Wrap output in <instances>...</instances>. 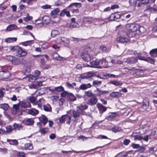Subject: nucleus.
<instances>
[{"mask_svg":"<svg viewBox=\"0 0 157 157\" xmlns=\"http://www.w3.org/2000/svg\"><path fill=\"white\" fill-rule=\"evenodd\" d=\"M65 14L68 17H70L71 16L70 11L67 10V9H64L62 10L60 13L59 16L60 17H63Z\"/></svg>","mask_w":157,"mask_h":157,"instance_id":"ddd939ff","label":"nucleus"},{"mask_svg":"<svg viewBox=\"0 0 157 157\" xmlns=\"http://www.w3.org/2000/svg\"><path fill=\"white\" fill-rule=\"evenodd\" d=\"M129 3L131 6H136L137 5V0H129Z\"/></svg>","mask_w":157,"mask_h":157,"instance_id":"6e6d98bb","label":"nucleus"},{"mask_svg":"<svg viewBox=\"0 0 157 157\" xmlns=\"http://www.w3.org/2000/svg\"><path fill=\"white\" fill-rule=\"evenodd\" d=\"M28 113L33 116H35L39 113L38 110L34 108H32L29 109L28 110Z\"/></svg>","mask_w":157,"mask_h":157,"instance_id":"4be33fe9","label":"nucleus"},{"mask_svg":"<svg viewBox=\"0 0 157 157\" xmlns=\"http://www.w3.org/2000/svg\"><path fill=\"white\" fill-rule=\"evenodd\" d=\"M19 105L18 104H14L13 105V108L15 111L16 113L19 111Z\"/></svg>","mask_w":157,"mask_h":157,"instance_id":"0e129e2a","label":"nucleus"},{"mask_svg":"<svg viewBox=\"0 0 157 157\" xmlns=\"http://www.w3.org/2000/svg\"><path fill=\"white\" fill-rule=\"evenodd\" d=\"M78 23L75 22L73 23H71L68 27L72 28H75L78 26Z\"/></svg>","mask_w":157,"mask_h":157,"instance_id":"052dcab7","label":"nucleus"},{"mask_svg":"<svg viewBox=\"0 0 157 157\" xmlns=\"http://www.w3.org/2000/svg\"><path fill=\"white\" fill-rule=\"evenodd\" d=\"M98 101L97 97L94 96L89 99L87 102V104L91 106L95 105L96 104Z\"/></svg>","mask_w":157,"mask_h":157,"instance_id":"0eeeda50","label":"nucleus"},{"mask_svg":"<svg viewBox=\"0 0 157 157\" xmlns=\"http://www.w3.org/2000/svg\"><path fill=\"white\" fill-rule=\"evenodd\" d=\"M97 106L101 113H103L107 109L101 103H98Z\"/></svg>","mask_w":157,"mask_h":157,"instance_id":"dca6fc26","label":"nucleus"},{"mask_svg":"<svg viewBox=\"0 0 157 157\" xmlns=\"http://www.w3.org/2000/svg\"><path fill=\"white\" fill-rule=\"evenodd\" d=\"M6 132L10 133L12 132L13 128L11 126L8 125L6 127Z\"/></svg>","mask_w":157,"mask_h":157,"instance_id":"603ef678","label":"nucleus"},{"mask_svg":"<svg viewBox=\"0 0 157 157\" xmlns=\"http://www.w3.org/2000/svg\"><path fill=\"white\" fill-rule=\"evenodd\" d=\"M149 100L147 98H144L143 100V105L140 108V110L141 111H146L149 112L150 111V109H149Z\"/></svg>","mask_w":157,"mask_h":157,"instance_id":"f03ea898","label":"nucleus"},{"mask_svg":"<svg viewBox=\"0 0 157 157\" xmlns=\"http://www.w3.org/2000/svg\"><path fill=\"white\" fill-rule=\"evenodd\" d=\"M17 40V38L15 37H9L6 39L5 41L7 43H11L16 41Z\"/></svg>","mask_w":157,"mask_h":157,"instance_id":"c9c22d12","label":"nucleus"},{"mask_svg":"<svg viewBox=\"0 0 157 157\" xmlns=\"http://www.w3.org/2000/svg\"><path fill=\"white\" fill-rule=\"evenodd\" d=\"M102 75L103 76L105 77V78L108 79L109 78H114L117 77V76L113 74H107L106 73H103Z\"/></svg>","mask_w":157,"mask_h":157,"instance_id":"c85d7f7f","label":"nucleus"},{"mask_svg":"<svg viewBox=\"0 0 157 157\" xmlns=\"http://www.w3.org/2000/svg\"><path fill=\"white\" fill-rule=\"evenodd\" d=\"M138 59L140 60H143L145 61L150 62L151 63H154L155 61L154 59H152L149 57H145L144 56H138L137 57Z\"/></svg>","mask_w":157,"mask_h":157,"instance_id":"9d476101","label":"nucleus"},{"mask_svg":"<svg viewBox=\"0 0 157 157\" xmlns=\"http://www.w3.org/2000/svg\"><path fill=\"white\" fill-rule=\"evenodd\" d=\"M3 71V76L4 79H7L10 78L11 75L9 71Z\"/></svg>","mask_w":157,"mask_h":157,"instance_id":"c756f323","label":"nucleus"},{"mask_svg":"<svg viewBox=\"0 0 157 157\" xmlns=\"http://www.w3.org/2000/svg\"><path fill=\"white\" fill-rule=\"evenodd\" d=\"M146 31L145 28L143 26H140L139 27V29H137V31H139L140 33H138L140 34L142 33H144Z\"/></svg>","mask_w":157,"mask_h":157,"instance_id":"a18cd8bd","label":"nucleus"},{"mask_svg":"<svg viewBox=\"0 0 157 157\" xmlns=\"http://www.w3.org/2000/svg\"><path fill=\"white\" fill-rule=\"evenodd\" d=\"M35 75H30V78L31 79L36 80L37 79V77L40 75V72L37 70H36L34 72Z\"/></svg>","mask_w":157,"mask_h":157,"instance_id":"a211bd4d","label":"nucleus"},{"mask_svg":"<svg viewBox=\"0 0 157 157\" xmlns=\"http://www.w3.org/2000/svg\"><path fill=\"white\" fill-rule=\"evenodd\" d=\"M113 14L115 20H117L121 17V16L119 14L117 13H113Z\"/></svg>","mask_w":157,"mask_h":157,"instance_id":"338daca9","label":"nucleus"},{"mask_svg":"<svg viewBox=\"0 0 157 157\" xmlns=\"http://www.w3.org/2000/svg\"><path fill=\"white\" fill-rule=\"evenodd\" d=\"M29 100L31 102L33 103L34 105V103H35L36 100V98L33 96L29 97Z\"/></svg>","mask_w":157,"mask_h":157,"instance_id":"5fc2aeb1","label":"nucleus"},{"mask_svg":"<svg viewBox=\"0 0 157 157\" xmlns=\"http://www.w3.org/2000/svg\"><path fill=\"white\" fill-rule=\"evenodd\" d=\"M117 41L120 43H124L129 41V39L127 37L121 36L117 39Z\"/></svg>","mask_w":157,"mask_h":157,"instance_id":"aec40b11","label":"nucleus"},{"mask_svg":"<svg viewBox=\"0 0 157 157\" xmlns=\"http://www.w3.org/2000/svg\"><path fill=\"white\" fill-rule=\"evenodd\" d=\"M132 147L134 149L140 148L141 151H144L145 150V148L143 147H141L139 144L133 143L132 146Z\"/></svg>","mask_w":157,"mask_h":157,"instance_id":"bb28decb","label":"nucleus"},{"mask_svg":"<svg viewBox=\"0 0 157 157\" xmlns=\"http://www.w3.org/2000/svg\"><path fill=\"white\" fill-rule=\"evenodd\" d=\"M64 90L63 87L60 86L54 88L53 89H50L49 90L52 94H57L58 93Z\"/></svg>","mask_w":157,"mask_h":157,"instance_id":"20e7f679","label":"nucleus"},{"mask_svg":"<svg viewBox=\"0 0 157 157\" xmlns=\"http://www.w3.org/2000/svg\"><path fill=\"white\" fill-rule=\"evenodd\" d=\"M34 122V120L32 118H28L25 121V124L27 125H32Z\"/></svg>","mask_w":157,"mask_h":157,"instance_id":"a878e982","label":"nucleus"},{"mask_svg":"<svg viewBox=\"0 0 157 157\" xmlns=\"http://www.w3.org/2000/svg\"><path fill=\"white\" fill-rule=\"evenodd\" d=\"M127 35L129 37H134L137 31H126Z\"/></svg>","mask_w":157,"mask_h":157,"instance_id":"7c9ffc66","label":"nucleus"},{"mask_svg":"<svg viewBox=\"0 0 157 157\" xmlns=\"http://www.w3.org/2000/svg\"><path fill=\"white\" fill-rule=\"evenodd\" d=\"M92 67H97L99 68V61L97 60H94L90 62Z\"/></svg>","mask_w":157,"mask_h":157,"instance_id":"cd10ccee","label":"nucleus"},{"mask_svg":"<svg viewBox=\"0 0 157 157\" xmlns=\"http://www.w3.org/2000/svg\"><path fill=\"white\" fill-rule=\"evenodd\" d=\"M49 129L48 128H44L40 129L39 132L40 133L41 135H44L48 131Z\"/></svg>","mask_w":157,"mask_h":157,"instance_id":"e433bc0d","label":"nucleus"},{"mask_svg":"<svg viewBox=\"0 0 157 157\" xmlns=\"http://www.w3.org/2000/svg\"><path fill=\"white\" fill-rule=\"evenodd\" d=\"M97 90L98 91V93L96 94V95L98 96H100L102 94H107L109 93L108 91L102 90L98 88H97Z\"/></svg>","mask_w":157,"mask_h":157,"instance_id":"2f4dec72","label":"nucleus"},{"mask_svg":"<svg viewBox=\"0 0 157 157\" xmlns=\"http://www.w3.org/2000/svg\"><path fill=\"white\" fill-rule=\"evenodd\" d=\"M116 117V114L115 113H109V115L107 116L106 119L108 120H111L114 118Z\"/></svg>","mask_w":157,"mask_h":157,"instance_id":"4c0bfd02","label":"nucleus"},{"mask_svg":"<svg viewBox=\"0 0 157 157\" xmlns=\"http://www.w3.org/2000/svg\"><path fill=\"white\" fill-rule=\"evenodd\" d=\"M91 86L92 85L90 83H88L87 84H83L80 85L79 88H78L77 89L78 90H85L88 88H90Z\"/></svg>","mask_w":157,"mask_h":157,"instance_id":"2eb2a0df","label":"nucleus"},{"mask_svg":"<svg viewBox=\"0 0 157 157\" xmlns=\"http://www.w3.org/2000/svg\"><path fill=\"white\" fill-rule=\"evenodd\" d=\"M111 97L118 98L121 96V93L119 92H113L110 94Z\"/></svg>","mask_w":157,"mask_h":157,"instance_id":"f704fd0d","label":"nucleus"},{"mask_svg":"<svg viewBox=\"0 0 157 157\" xmlns=\"http://www.w3.org/2000/svg\"><path fill=\"white\" fill-rule=\"evenodd\" d=\"M138 61L137 57H132L127 59L126 62L128 64H134Z\"/></svg>","mask_w":157,"mask_h":157,"instance_id":"f3484780","label":"nucleus"},{"mask_svg":"<svg viewBox=\"0 0 157 157\" xmlns=\"http://www.w3.org/2000/svg\"><path fill=\"white\" fill-rule=\"evenodd\" d=\"M52 57L54 59L58 61H64L65 58L61 56L56 52H54L52 54Z\"/></svg>","mask_w":157,"mask_h":157,"instance_id":"f8f14e48","label":"nucleus"},{"mask_svg":"<svg viewBox=\"0 0 157 157\" xmlns=\"http://www.w3.org/2000/svg\"><path fill=\"white\" fill-rule=\"evenodd\" d=\"M67 114L62 115L59 118V122L61 123H63L65 122V119L67 117Z\"/></svg>","mask_w":157,"mask_h":157,"instance_id":"79ce46f5","label":"nucleus"},{"mask_svg":"<svg viewBox=\"0 0 157 157\" xmlns=\"http://www.w3.org/2000/svg\"><path fill=\"white\" fill-rule=\"evenodd\" d=\"M7 59L14 65H18L21 63V60L20 59L13 56H8L7 57Z\"/></svg>","mask_w":157,"mask_h":157,"instance_id":"7ed1b4c3","label":"nucleus"},{"mask_svg":"<svg viewBox=\"0 0 157 157\" xmlns=\"http://www.w3.org/2000/svg\"><path fill=\"white\" fill-rule=\"evenodd\" d=\"M9 106L7 104H2L1 105V108L4 110H7L8 109Z\"/></svg>","mask_w":157,"mask_h":157,"instance_id":"864d4df0","label":"nucleus"},{"mask_svg":"<svg viewBox=\"0 0 157 157\" xmlns=\"http://www.w3.org/2000/svg\"><path fill=\"white\" fill-rule=\"evenodd\" d=\"M126 31H137V28L135 25L133 24H128L126 25Z\"/></svg>","mask_w":157,"mask_h":157,"instance_id":"39448f33","label":"nucleus"},{"mask_svg":"<svg viewBox=\"0 0 157 157\" xmlns=\"http://www.w3.org/2000/svg\"><path fill=\"white\" fill-rule=\"evenodd\" d=\"M11 143H10L11 145L17 146L18 144V142L16 140H11Z\"/></svg>","mask_w":157,"mask_h":157,"instance_id":"4d7b16f0","label":"nucleus"},{"mask_svg":"<svg viewBox=\"0 0 157 157\" xmlns=\"http://www.w3.org/2000/svg\"><path fill=\"white\" fill-rule=\"evenodd\" d=\"M95 73L92 72H89L85 74L84 75L82 76L81 78L82 79H86L89 80H91L92 78L94 77Z\"/></svg>","mask_w":157,"mask_h":157,"instance_id":"423d86ee","label":"nucleus"},{"mask_svg":"<svg viewBox=\"0 0 157 157\" xmlns=\"http://www.w3.org/2000/svg\"><path fill=\"white\" fill-rule=\"evenodd\" d=\"M20 105L23 108L31 107V104L29 102H25L24 101H21L20 102Z\"/></svg>","mask_w":157,"mask_h":157,"instance_id":"b1692460","label":"nucleus"},{"mask_svg":"<svg viewBox=\"0 0 157 157\" xmlns=\"http://www.w3.org/2000/svg\"><path fill=\"white\" fill-rule=\"evenodd\" d=\"M74 5L76 7H80L81 6V4L79 3H74L71 4L67 7H69L71 6L72 5Z\"/></svg>","mask_w":157,"mask_h":157,"instance_id":"bf43d9fd","label":"nucleus"},{"mask_svg":"<svg viewBox=\"0 0 157 157\" xmlns=\"http://www.w3.org/2000/svg\"><path fill=\"white\" fill-rule=\"evenodd\" d=\"M88 106L86 104L81 105L77 107L79 110H84L87 109Z\"/></svg>","mask_w":157,"mask_h":157,"instance_id":"49530a36","label":"nucleus"},{"mask_svg":"<svg viewBox=\"0 0 157 157\" xmlns=\"http://www.w3.org/2000/svg\"><path fill=\"white\" fill-rule=\"evenodd\" d=\"M81 57L84 60L87 62L90 61L91 60L90 56L87 51L83 52L81 56Z\"/></svg>","mask_w":157,"mask_h":157,"instance_id":"6e6552de","label":"nucleus"},{"mask_svg":"<svg viewBox=\"0 0 157 157\" xmlns=\"http://www.w3.org/2000/svg\"><path fill=\"white\" fill-rule=\"evenodd\" d=\"M92 21V19L91 17H85L83 18V22L84 23H90Z\"/></svg>","mask_w":157,"mask_h":157,"instance_id":"473e14b6","label":"nucleus"},{"mask_svg":"<svg viewBox=\"0 0 157 157\" xmlns=\"http://www.w3.org/2000/svg\"><path fill=\"white\" fill-rule=\"evenodd\" d=\"M43 108L44 110L46 111H50L51 110V108L50 105L47 104V105H43Z\"/></svg>","mask_w":157,"mask_h":157,"instance_id":"58836bf2","label":"nucleus"},{"mask_svg":"<svg viewBox=\"0 0 157 157\" xmlns=\"http://www.w3.org/2000/svg\"><path fill=\"white\" fill-rule=\"evenodd\" d=\"M99 68H106L108 66V62L105 59L103 58L99 60Z\"/></svg>","mask_w":157,"mask_h":157,"instance_id":"1a4fd4ad","label":"nucleus"},{"mask_svg":"<svg viewBox=\"0 0 157 157\" xmlns=\"http://www.w3.org/2000/svg\"><path fill=\"white\" fill-rule=\"evenodd\" d=\"M131 142V141L129 139H125L123 141V144L125 145H128Z\"/></svg>","mask_w":157,"mask_h":157,"instance_id":"680f3d73","label":"nucleus"},{"mask_svg":"<svg viewBox=\"0 0 157 157\" xmlns=\"http://www.w3.org/2000/svg\"><path fill=\"white\" fill-rule=\"evenodd\" d=\"M10 49L14 52L16 56L18 57H23L27 55L26 52L17 46H10Z\"/></svg>","mask_w":157,"mask_h":157,"instance_id":"f257e3e1","label":"nucleus"},{"mask_svg":"<svg viewBox=\"0 0 157 157\" xmlns=\"http://www.w3.org/2000/svg\"><path fill=\"white\" fill-rule=\"evenodd\" d=\"M101 83L100 81L94 80L93 82V85L95 87H96L100 85Z\"/></svg>","mask_w":157,"mask_h":157,"instance_id":"09e8293b","label":"nucleus"},{"mask_svg":"<svg viewBox=\"0 0 157 157\" xmlns=\"http://www.w3.org/2000/svg\"><path fill=\"white\" fill-rule=\"evenodd\" d=\"M40 120L41 123H42L44 125H45L48 121L47 118L45 116L40 118Z\"/></svg>","mask_w":157,"mask_h":157,"instance_id":"72a5a7b5","label":"nucleus"},{"mask_svg":"<svg viewBox=\"0 0 157 157\" xmlns=\"http://www.w3.org/2000/svg\"><path fill=\"white\" fill-rule=\"evenodd\" d=\"M67 100L70 101H73L76 100V98L72 93H69L68 94Z\"/></svg>","mask_w":157,"mask_h":157,"instance_id":"5701e85b","label":"nucleus"},{"mask_svg":"<svg viewBox=\"0 0 157 157\" xmlns=\"http://www.w3.org/2000/svg\"><path fill=\"white\" fill-rule=\"evenodd\" d=\"M60 11L59 8H56L51 12V15H56Z\"/></svg>","mask_w":157,"mask_h":157,"instance_id":"a19ab883","label":"nucleus"},{"mask_svg":"<svg viewBox=\"0 0 157 157\" xmlns=\"http://www.w3.org/2000/svg\"><path fill=\"white\" fill-rule=\"evenodd\" d=\"M78 111V109L76 110H74L72 111V117L75 118V119L72 120V121L74 122H77V119L76 118L80 116V113Z\"/></svg>","mask_w":157,"mask_h":157,"instance_id":"9b49d317","label":"nucleus"},{"mask_svg":"<svg viewBox=\"0 0 157 157\" xmlns=\"http://www.w3.org/2000/svg\"><path fill=\"white\" fill-rule=\"evenodd\" d=\"M33 40H31L27 41L25 42H22L21 43V44L22 45L26 46L28 45H30L33 44Z\"/></svg>","mask_w":157,"mask_h":157,"instance_id":"ea45409f","label":"nucleus"},{"mask_svg":"<svg viewBox=\"0 0 157 157\" xmlns=\"http://www.w3.org/2000/svg\"><path fill=\"white\" fill-rule=\"evenodd\" d=\"M102 147H96L93 149H91V150H90L89 151H75V152H76V153H86V152H89V151H92L93 150H96V149H97L98 148H101Z\"/></svg>","mask_w":157,"mask_h":157,"instance_id":"3c124183","label":"nucleus"},{"mask_svg":"<svg viewBox=\"0 0 157 157\" xmlns=\"http://www.w3.org/2000/svg\"><path fill=\"white\" fill-rule=\"evenodd\" d=\"M32 145L30 143H26L25 144L24 147L26 149H31Z\"/></svg>","mask_w":157,"mask_h":157,"instance_id":"e2e57ef3","label":"nucleus"},{"mask_svg":"<svg viewBox=\"0 0 157 157\" xmlns=\"http://www.w3.org/2000/svg\"><path fill=\"white\" fill-rule=\"evenodd\" d=\"M13 126L15 130H19L21 128H22V127L21 125L15 123L13 124Z\"/></svg>","mask_w":157,"mask_h":157,"instance_id":"c03bdc74","label":"nucleus"},{"mask_svg":"<svg viewBox=\"0 0 157 157\" xmlns=\"http://www.w3.org/2000/svg\"><path fill=\"white\" fill-rule=\"evenodd\" d=\"M33 19V17L31 16H29L24 17V20L25 21H27L31 20Z\"/></svg>","mask_w":157,"mask_h":157,"instance_id":"69168bd1","label":"nucleus"},{"mask_svg":"<svg viewBox=\"0 0 157 157\" xmlns=\"http://www.w3.org/2000/svg\"><path fill=\"white\" fill-rule=\"evenodd\" d=\"M85 93L87 96L89 97H92L93 95L91 90H89L85 92Z\"/></svg>","mask_w":157,"mask_h":157,"instance_id":"13d9d810","label":"nucleus"},{"mask_svg":"<svg viewBox=\"0 0 157 157\" xmlns=\"http://www.w3.org/2000/svg\"><path fill=\"white\" fill-rule=\"evenodd\" d=\"M69 94L68 92L66 91H63L61 94V96L63 97H64L67 96V97L68 94Z\"/></svg>","mask_w":157,"mask_h":157,"instance_id":"774afa93","label":"nucleus"},{"mask_svg":"<svg viewBox=\"0 0 157 157\" xmlns=\"http://www.w3.org/2000/svg\"><path fill=\"white\" fill-rule=\"evenodd\" d=\"M132 137L134 138V140H140L143 139V137L138 135H132Z\"/></svg>","mask_w":157,"mask_h":157,"instance_id":"de8ad7c7","label":"nucleus"},{"mask_svg":"<svg viewBox=\"0 0 157 157\" xmlns=\"http://www.w3.org/2000/svg\"><path fill=\"white\" fill-rule=\"evenodd\" d=\"M108 83L112 84L116 86H121L123 84V83L121 81L116 80L111 81L109 82Z\"/></svg>","mask_w":157,"mask_h":157,"instance_id":"412c9836","label":"nucleus"},{"mask_svg":"<svg viewBox=\"0 0 157 157\" xmlns=\"http://www.w3.org/2000/svg\"><path fill=\"white\" fill-rule=\"evenodd\" d=\"M59 32L56 30H53L51 32V35L52 37H55L59 34Z\"/></svg>","mask_w":157,"mask_h":157,"instance_id":"8fccbe9b","label":"nucleus"},{"mask_svg":"<svg viewBox=\"0 0 157 157\" xmlns=\"http://www.w3.org/2000/svg\"><path fill=\"white\" fill-rule=\"evenodd\" d=\"M19 28L15 24H11L9 25L6 28V30L7 31H10L13 30H18Z\"/></svg>","mask_w":157,"mask_h":157,"instance_id":"4468645a","label":"nucleus"},{"mask_svg":"<svg viewBox=\"0 0 157 157\" xmlns=\"http://www.w3.org/2000/svg\"><path fill=\"white\" fill-rule=\"evenodd\" d=\"M149 54L153 57L152 59H154V57H157V48L153 49L150 51Z\"/></svg>","mask_w":157,"mask_h":157,"instance_id":"393cba45","label":"nucleus"},{"mask_svg":"<svg viewBox=\"0 0 157 157\" xmlns=\"http://www.w3.org/2000/svg\"><path fill=\"white\" fill-rule=\"evenodd\" d=\"M42 100V99L40 98L35 103H34V105H38L39 108L42 109V103L41 100Z\"/></svg>","mask_w":157,"mask_h":157,"instance_id":"37998d69","label":"nucleus"},{"mask_svg":"<svg viewBox=\"0 0 157 157\" xmlns=\"http://www.w3.org/2000/svg\"><path fill=\"white\" fill-rule=\"evenodd\" d=\"M110 130L113 132L116 133L121 131L122 128L120 126L115 125L111 128Z\"/></svg>","mask_w":157,"mask_h":157,"instance_id":"6ab92c4d","label":"nucleus"}]
</instances>
